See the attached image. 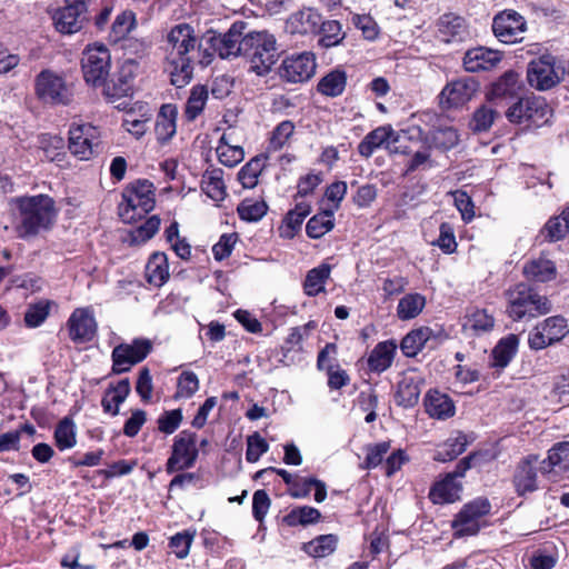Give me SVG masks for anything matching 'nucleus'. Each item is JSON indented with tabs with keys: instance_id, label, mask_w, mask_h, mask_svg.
<instances>
[{
	"instance_id": "1",
	"label": "nucleus",
	"mask_w": 569,
	"mask_h": 569,
	"mask_svg": "<svg viewBox=\"0 0 569 569\" xmlns=\"http://www.w3.org/2000/svg\"><path fill=\"white\" fill-rule=\"evenodd\" d=\"M199 44L193 27L189 23L173 26L160 46L163 56V70L177 88L190 83L193 77V62L199 57Z\"/></svg>"
},
{
	"instance_id": "2",
	"label": "nucleus",
	"mask_w": 569,
	"mask_h": 569,
	"mask_svg": "<svg viewBox=\"0 0 569 569\" xmlns=\"http://www.w3.org/2000/svg\"><path fill=\"white\" fill-rule=\"evenodd\" d=\"M19 209L18 236L22 239L34 237L53 224L57 210L54 201L47 194L23 197L17 200Z\"/></svg>"
},
{
	"instance_id": "3",
	"label": "nucleus",
	"mask_w": 569,
	"mask_h": 569,
	"mask_svg": "<svg viewBox=\"0 0 569 569\" xmlns=\"http://www.w3.org/2000/svg\"><path fill=\"white\" fill-rule=\"evenodd\" d=\"M246 27V22L237 21L224 33H218L213 30L207 31L202 38L207 46L199 44V63L202 66L210 64L216 53L221 59L242 56Z\"/></svg>"
},
{
	"instance_id": "4",
	"label": "nucleus",
	"mask_w": 569,
	"mask_h": 569,
	"mask_svg": "<svg viewBox=\"0 0 569 569\" xmlns=\"http://www.w3.org/2000/svg\"><path fill=\"white\" fill-rule=\"evenodd\" d=\"M242 57L250 62V69L264 76L278 59L277 40L267 31H252L244 36Z\"/></svg>"
},
{
	"instance_id": "5",
	"label": "nucleus",
	"mask_w": 569,
	"mask_h": 569,
	"mask_svg": "<svg viewBox=\"0 0 569 569\" xmlns=\"http://www.w3.org/2000/svg\"><path fill=\"white\" fill-rule=\"evenodd\" d=\"M508 315L516 321L526 316L535 318L551 311V302L526 283H518L507 291Z\"/></svg>"
},
{
	"instance_id": "6",
	"label": "nucleus",
	"mask_w": 569,
	"mask_h": 569,
	"mask_svg": "<svg viewBox=\"0 0 569 569\" xmlns=\"http://www.w3.org/2000/svg\"><path fill=\"white\" fill-rule=\"evenodd\" d=\"M154 203L153 184L148 180H138L123 190L119 216L122 221L131 223L150 212Z\"/></svg>"
},
{
	"instance_id": "7",
	"label": "nucleus",
	"mask_w": 569,
	"mask_h": 569,
	"mask_svg": "<svg viewBox=\"0 0 569 569\" xmlns=\"http://www.w3.org/2000/svg\"><path fill=\"white\" fill-rule=\"evenodd\" d=\"M551 110L541 97H526L519 99L506 112V117L513 123H527L540 127L549 121Z\"/></svg>"
},
{
	"instance_id": "8",
	"label": "nucleus",
	"mask_w": 569,
	"mask_h": 569,
	"mask_svg": "<svg viewBox=\"0 0 569 569\" xmlns=\"http://www.w3.org/2000/svg\"><path fill=\"white\" fill-rule=\"evenodd\" d=\"M197 435L189 430H182L174 437L171 455L166 463V471L173 473L192 468L198 459Z\"/></svg>"
},
{
	"instance_id": "9",
	"label": "nucleus",
	"mask_w": 569,
	"mask_h": 569,
	"mask_svg": "<svg viewBox=\"0 0 569 569\" xmlns=\"http://www.w3.org/2000/svg\"><path fill=\"white\" fill-rule=\"evenodd\" d=\"M565 69L556 66V58L545 54L529 62L527 80L529 84L540 91H546L557 86L563 78Z\"/></svg>"
},
{
	"instance_id": "10",
	"label": "nucleus",
	"mask_w": 569,
	"mask_h": 569,
	"mask_svg": "<svg viewBox=\"0 0 569 569\" xmlns=\"http://www.w3.org/2000/svg\"><path fill=\"white\" fill-rule=\"evenodd\" d=\"M111 56L103 44L88 47L81 60L83 78L93 87L104 84L110 72Z\"/></svg>"
},
{
	"instance_id": "11",
	"label": "nucleus",
	"mask_w": 569,
	"mask_h": 569,
	"mask_svg": "<svg viewBox=\"0 0 569 569\" xmlns=\"http://www.w3.org/2000/svg\"><path fill=\"white\" fill-rule=\"evenodd\" d=\"M37 96L46 103L68 104L72 99V91L59 74L41 71L36 79Z\"/></svg>"
},
{
	"instance_id": "12",
	"label": "nucleus",
	"mask_w": 569,
	"mask_h": 569,
	"mask_svg": "<svg viewBox=\"0 0 569 569\" xmlns=\"http://www.w3.org/2000/svg\"><path fill=\"white\" fill-rule=\"evenodd\" d=\"M491 510V505L486 498H478L463 506L452 521V528L456 535L473 536L478 533L481 526V519Z\"/></svg>"
},
{
	"instance_id": "13",
	"label": "nucleus",
	"mask_w": 569,
	"mask_h": 569,
	"mask_svg": "<svg viewBox=\"0 0 569 569\" xmlns=\"http://www.w3.org/2000/svg\"><path fill=\"white\" fill-rule=\"evenodd\" d=\"M138 71V63L133 59L124 60L112 74L109 81H104L103 96L114 102L132 93L133 81Z\"/></svg>"
},
{
	"instance_id": "14",
	"label": "nucleus",
	"mask_w": 569,
	"mask_h": 569,
	"mask_svg": "<svg viewBox=\"0 0 569 569\" xmlns=\"http://www.w3.org/2000/svg\"><path fill=\"white\" fill-rule=\"evenodd\" d=\"M152 346L149 340L136 339L132 343H121L112 350V372L123 373L131 367L142 361L151 351Z\"/></svg>"
},
{
	"instance_id": "15",
	"label": "nucleus",
	"mask_w": 569,
	"mask_h": 569,
	"mask_svg": "<svg viewBox=\"0 0 569 569\" xmlns=\"http://www.w3.org/2000/svg\"><path fill=\"white\" fill-rule=\"evenodd\" d=\"M568 333L565 318L560 316L549 317L537 325L529 333V347L533 350H541L560 341Z\"/></svg>"
},
{
	"instance_id": "16",
	"label": "nucleus",
	"mask_w": 569,
	"mask_h": 569,
	"mask_svg": "<svg viewBox=\"0 0 569 569\" xmlns=\"http://www.w3.org/2000/svg\"><path fill=\"white\" fill-rule=\"evenodd\" d=\"M316 67V59L311 52L296 53L282 60L279 76L287 82H303L315 74Z\"/></svg>"
},
{
	"instance_id": "17",
	"label": "nucleus",
	"mask_w": 569,
	"mask_h": 569,
	"mask_svg": "<svg viewBox=\"0 0 569 569\" xmlns=\"http://www.w3.org/2000/svg\"><path fill=\"white\" fill-rule=\"evenodd\" d=\"M479 82L473 77H463L445 86L439 99L446 109L458 108L469 102L478 92Z\"/></svg>"
},
{
	"instance_id": "18",
	"label": "nucleus",
	"mask_w": 569,
	"mask_h": 569,
	"mask_svg": "<svg viewBox=\"0 0 569 569\" xmlns=\"http://www.w3.org/2000/svg\"><path fill=\"white\" fill-rule=\"evenodd\" d=\"M98 132L88 123L72 126L69 130V150L80 160H89L99 147Z\"/></svg>"
},
{
	"instance_id": "19",
	"label": "nucleus",
	"mask_w": 569,
	"mask_h": 569,
	"mask_svg": "<svg viewBox=\"0 0 569 569\" xmlns=\"http://www.w3.org/2000/svg\"><path fill=\"white\" fill-rule=\"evenodd\" d=\"M56 29L72 34L82 29L87 21V4L83 0H67V4L53 17Z\"/></svg>"
},
{
	"instance_id": "20",
	"label": "nucleus",
	"mask_w": 569,
	"mask_h": 569,
	"mask_svg": "<svg viewBox=\"0 0 569 569\" xmlns=\"http://www.w3.org/2000/svg\"><path fill=\"white\" fill-rule=\"evenodd\" d=\"M492 31L499 41L515 43L522 40V34L526 31V21L516 11H503L493 18Z\"/></svg>"
},
{
	"instance_id": "21",
	"label": "nucleus",
	"mask_w": 569,
	"mask_h": 569,
	"mask_svg": "<svg viewBox=\"0 0 569 569\" xmlns=\"http://www.w3.org/2000/svg\"><path fill=\"white\" fill-rule=\"evenodd\" d=\"M69 336L73 342L84 343L93 339L97 322L89 309H76L68 320Z\"/></svg>"
},
{
	"instance_id": "22",
	"label": "nucleus",
	"mask_w": 569,
	"mask_h": 569,
	"mask_svg": "<svg viewBox=\"0 0 569 569\" xmlns=\"http://www.w3.org/2000/svg\"><path fill=\"white\" fill-rule=\"evenodd\" d=\"M399 134L390 127H379L369 132L358 146L359 153L369 158L376 149L385 146L390 152H397L395 144L398 142Z\"/></svg>"
},
{
	"instance_id": "23",
	"label": "nucleus",
	"mask_w": 569,
	"mask_h": 569,
	"mask_svg": "<svg viewBox=\"0 0 569 569\" xmlns=\"http://www.w3.org/2000/svg\"><path fill=\"white\" fill-rule=\"evenodd\" d=\"M322 16L312 8H303L292 13L286 23V28L290 33L310 34L318 33Z\"/></svg>"
},
{
	"instance_id": "24",
	"label": "nucleus",
	"mask_w": 569,
	"mask_h": 569,
	"mask_svg": "<svg viewBox=\"0 0 569 569\" xmlns=\"http://www.w3.org/2000/svg\"><path fill=\"white\" fill-rule=\"evenodd\" d=\"M469 36L466 21L453 13L442 14L438 20V37L446 43L461 42Z\"/></svg>"
},
{
	"instance_id": "25",
	"label": "nucleus",
	"mask_w": 569,
	"mask_h": 569,
	"mask_svg": "<svg viewBox=\"0 0 569 569\" xmlns=\"http://www.w3.org/2000/svg\"><path fill=\"white\" fill-rule=\"evenodd\" d=\"M501 61V53L497 50L479 47L468 50L463 57V67L468 72L489 70Z\"/></svg>"
},
{
	"instance_id": "26",
	"label": "nucleus",
	"mask_w": 569,
	"mask_h": 569,
	"mask_svg": "<svg viewBox=\"0 0 569 569\" xmlns=\"http://www.w3.org/2000/svg\"><path fill=\"white\" fill-rule=\"evenodd\" d=\"M539 470L547 476L569 470V441L555 443L549 449L548 457L540 461Z\"/></svg>"
},
{
	"instance_id": "27",
	"label": "nucleus",
	"mask_w": 569,
	"mask_h": 569,
	"mask_svg": "<svg viewBox=\"0 0 569 569\" xmlns=\"http://www.w3.org/2000/svg\"><path fill=\"white\" fill-rule=\"evenodd\" d=\"M538 462L535 455L528 456L517 468L513 483L518 495L523 496L537 490V473L533 465Z\"/></svg>"
},
{
	"instance_id": "28",
	"label": "nucleus",
	"mask_w": 569,
	"mask_h": 569,
	"mask_svg": "<svg viewBox=\"0 0 569 569\" xmlns=\"http://www.w3.org/2000/svg\"><path fill=\"white\" fill-rule=\"evenodd\" d=\"M421 383L422 379L419 376L412 373L403 375L398 382V389L396 393L397 405L405 408H411L416 406L421 393Z\"/></svg>"
},
{
	"instance_id": "29",
	"label": "nucleus",
	"mask_w": 569,
	"mask_h": 569,
	"mask_svg": "<svg viewBox=\"0 0 569 569\" xmlns=\"http://www.w3.org/2000/svg\"><path fill=\"white\" fill-rule=\"evenodd\" d=\"M425 408L431 418L445 420L455 415V405L449 396L438 390H430L425 397Z\"/></svg>"
},
{
	"instance_id": "30",
	"label": "nucleus",
	"mask_w": 569,
	"mask_h": 569,
	"mask_svg": "<svg viewBox=\"0 0 569 569\" xmlns=\"http://www.w3.org/2000/svg\"><path fill=\"white\" fill-rule=\"evenodd\" d=\"M177 107L163 104L157 116L154 132L160 143L168 142L176 133Z\"/></svg>"
},
{
	"instance_id": "31",
	"label": "nucleus",
	"mask_w": 569,
	"mask_h": 569,
	"mask_svg": "<svg viewBox=\"0 0 569 569\" xmlns=\"http://www.w3.org/2000/svg\"><path fill=\"white\" fill-rule=\"evenodd\" d=\"M435 337L429 327H420L408 332L400 343V349L406 357H416L425 346Z\"/></svg>"
},
{
	"instance_id": "32",
	"label": "nucleus",
	"mask_w": 569,
	"mask_h": 569,
	"mask_svg": "<svg viewBox=\"0 0 569 569\" xmlns=\"http://www.w3.org/2000/svg\"><path fill=\"white\" fill-rule=\"evenodd\" d=\"M518 345L519 339L513 333L500 339L491 352V366L499 370L505 369L516 356Z\"/></svg>"
},
{
	"instance_id": "33",
	"label": "nucleus",
	"mask_w": 569,
	"mask_h": 569,
	"mask_svg": "<svg viewBox=\"0 0 569 569\" xmlns=\"http://www.w3.org/2000/svg\"><path fill=\"white\" fill-rule=\"evenodd\" d=\"M131 391L129 379H122L114 386H109L106 390L101 406L104 412L117 416L119 413V406L127 399Z\"/></svg>"
},
{
	"instance_id": "34",
	"label": "nucleus",
	"mask_w": 569,
	"mask_h": 569,
	"mask_svg": "<svg viewBox=\"0 0 569 569\" xmlns=\"http://www.w3.org/2000/svg\"><path fill=\"white\" fill-rule=\"evenodd\" d=\"M201 190L213 201H222L227 196L223 170L220 168L206 170L201 180Z\"/></svg>"
},
{
	"instance_id": "35",
	"label": "nucleus",
	"mask_w": 569,
	"mask_h": 569,
	"mask_svg": "<svg viewBox=\"0 0 569 569\" xmlns=\"http://www.w3.org/2000/svg\"><path fill=\"white\" fill-rule=\"evenodd\" d=\"M396 345L391 341L378 343L368 358V367L371 371L382 372L387 370L393 359Z\"/></svg>"
},
{
	"instance_id": "36",
	"label": "nucleus",
	"mask_w": 569,
	"mask_h": 569,
	"mask_svg": "<svg viewBox=\"0 0 569 569\" xmlns=\"http://www.w3.org/2000/svg\"><path fill=\"white\" fill-rule=\"evenodd\" d=\"M499 118L500 112L496 108L488 103L481 104L473 111L469 129L473 133L487 132Z\"/></svg>"
},
{
	"instance_id": "37",
	"label": "nucleus",
	"mask_w": 569,
	"mask_h": 569,
	"mask_svg": "<svg viewBox=\"0 0 569 569\" xmlns=\"http://www.w3.org/2000/svg\"><path fill=\"white\" fill-rule=\"evenodd\" d=\"M331 267L322 263L307 272L303 282L305 293L309 297H315L325 291V283L329 279Z\"/></svg>"
},
{
	"instance_id": "38",
	"label": "nucleus",
	"mask_w": 569,
	"mask_h": 569,
	"mask_svg": "<svg viewBox=\"0 0 569 569\" xmlns=\"http://www.w3.org/2000/svg\"><path fill=\"white\" fill-rule=\"evenodd\" d=\"M461 485L447 476L437 482L430 491V498L435 503L453 502L459 498Z\"/></svg>"
},
{
	"instance_id": "39",
	"label": "nucleus",
	"mask_w": 569,
	"mask_h": 569,
	"mask_svg": "<svg viewBox=\"0 0 569 569\" xmlns=\"http://www.w3.org/2000/svg\"><path fill=\"white\" fill-rule=\"evenodd\" d=\"M346 84V72L341 70H333L320 79L317 89L323 96L338 97L343 92Z\"/></svg>"
},
{
	"instance_id": "40",
	"label": "nucleus",
	"mask_w": 569,
	"mask_h": 569,
	"mask_svg": "<svg viewBox=\"0 0 569 569\" xmlns=\"http://www.w3.org/2000/svg\"><path fill=\"white\" fill-rule=\"evenodd\" d=\"M468 445L467 436L459 432L457 437L449 438L436 451L433 459L439 462H447L456 459L461 455Z\"/></svg>"
},
{
	"instance_id": "41",
	"label": "nucleus",
	"mask_w": 569,
	"mask_h": 569,
	"mask_svg": "<svg viewBox=\"0 0 569 569\" xmlns=\"http://www.w3.org/2000/svg\"><path fill=\"white\" fill-rule=\"evenodd\" d=\"M137 26L136 14L131 10L121 11L111 24L109 40L118 42L124 39Z\"/></svg>"
},
{
	"instance_id": "42",
	"label": "nucleus",
	"mask_w": 569,
	"mask_h": 569,
	"mask_svg": "<svg viewBox=\"0 0 569 569\" xmlns=\"http://www.w3.org/2000/svg\"><path fill=\"white\" fill-rule=\"evenodd\" d=\"M523 273L529 280L547 282L556 277V268L550 260L538 259L528 262L523 267Z\"/></svg>"
},
{
	"instance_id": "43",
	"label": "nucleus",
	"mask_w": 569,
	"mask_h": 569,
	"mask_svg": "<svg viewBox=\"0 0 569 569\" xmlns=\"http://www.w3.org/2000/svg\"><path fill=\"white\" fill-rule=\"evenodd\" d=\"M426 306V299L420 293H408L399 300L397 316L400 320H410L420 315Z\"/></svg>"
},
{
	"instance_id": "44",
	"label": "nucleus",
	"mask_w": 569,
	"mask_h": 569,
	"mask_svg": "<svg viewBox=\"0 0 569 569\" xmlns=\"http://www.w3.org/2000/svg\"><path fill=\"white\" fill-rule=\"evenodd\" d=\"M147 276L150 283L161 286L169 277L167 256L163 252H154L147 263Z\"/></svg>"
},
{
	"instance_id": "45",
	"label": "nucleus",
	"mask_w": 569,
	"mask_h": 569,
	"mask_svg": "<svg viewBox=\"0 0 569 569\" xmlns=\"http://www.w3.org/2000/svg\"><path fill=\"white\" fill-rule=\"evenodd\" d=\"M520 89L519 76L515 71L505 72L492 83L490 96L492 98H506L516 96Z\"/></svg>"
},
{
	"instance_id": "46",
	"label": "nucleus",
	"mask_w": 569,
	"mask_h": 569,
	"mask_svg": "<svg viewBox=\"0 0 569 569\" xmlns=\"http://www.w3.org/2000/svg\"><path fill=\"white\" fill-rule=\"evenodd\" d=\"M54 441L59 450L71 449L77 443L76 425L72 419L64 417L54 429Z\"/></svg>"
},
{
	"instance_id": "47",
	"label": "nucleus",
	"mask_w": 569,
	"mask_h": 569,
	"mask_svg": "<svg viewBox=\"0 0 569 569\" xmlns=\"http://www.w3.org/2000/svg\"><path fill=\"white\" fill-rule=\"evenodd\" d=\"M321 518L318 509L310 506H302L293 508L288 515L283 517V521L290 526H309L317 523Z\"/></svg>"
},
{
	"instance_id": "48",
	"label": "nucleus",
	"mask_w": 569,
	"mask_h": 569,
	"mask_svg": "<svg viewBox=\"0 0 569 569\" xmlns=\"http://www.w3.org/2000/svg\"><path fill=\"white\" fill-rule=\"evenodd\" d=\"M335 226L333 210H325L313 216L306 226L307 234L310 238L319 239L329 232Z\"/></svg>"
},
{
	"instance_id": "49",
	"label": "nucleus",
	"mask_w": 569,
	"mask_h": 569,
	"mask_svg": "<svg viewBox=\"0 0 569 569\" xmlns=\"http://www.w3.org/2000/svg\"><path fill=\"white\" fill-rule=\"evenodd\" d=\"M495 319L485 309H478L466 317L463 328L475 335L486 333L492 330Z\"/></svg>"
},
{
	"instance_id": "50",
	"label": "nucleus",
	"mask_w": 569,
	"mask_h": 569,
	"mask_svg": "<svg viewBox=\"0 0 569 569\" xmlns=\"http://www.w3.org/2000/svg\"><path fill=\"white\" fill-rule=\"evenodd\" d=\"M208 99V90L204 86H194L186 103L184 114L189 121H193L203 110Z\"/></svg>"
},
{
	"instance_id": "51",
	"label": "nucleus",
	"mask_w": 569,
	"mask_h": 569,
	"mask_svg": "<svg viewBox=\"0 0 569 569\" xmlns=\"http://www.w3.org/2000/svg\"><path fill=\"white\" fill-rule=\"evenodd\" d=\"M217 154L219 161L227 167H234L240 163L244 158V151L239 146H231L227 141L226 134H223L217 147Z\"/></svg>"
},
{
	"instance_id": "52",
	"label": "nucleus",
	"mask_w": 569,
	"mask_h": 569,
	"mask_svg": "<svg viewBox=\"0 0 569 569\" xmlns=\"http://www.w3.org/2000/svg\"><path fill=\"white\" fill-rule=\"evenodd\" d=\"M310 206L301 202L290 210L284 219V229L281 232L282 237L292 238L298 229H300L303 219L309 214Z\"/></svg>"
},
{
	"instance_id": "53",
	"label": "nucleus",
	"mask_w": 569,
	"mask_h": 569,
	"mask_svg": "<svg viewBox=\"0 0 569 569\" xmlns=\"http://www.w3.org/2000/svg\"><path fill=\"white\" fill-rule=\"evenodd\" d=\"M319 32L321 33L319 43L325 48L338 46L345 39L342 27L337 20H322Z\"/></svg>"
},
{
	"instance_id": "54",
	"label": "nucleus",
	"mask_w": 569,
	"mask_h": 569,
	"mask_svg": "<svg viewBox=\"0 0 569 569\" xmlns=\"http://www.w3.org/2000/svg\"><path fill=\"white\" fill-rule=\"evenodd\" d=\"M295 132V124L290 120L280 122L271 132L268 150L277 152L281 150Z\"/></svg>"
},
{
	"instance_id": "55",
	"label": "nucleus",
	"mask_w": 569,
	"mask_h": 569,
	"mask_svg": "<svg viewBox=\"0 0 569 569\" xmlns=\"http://www.w3.org/2000/svg\"><path fill=\"white\" fill-rule=\"evenodd\" d=\"M337 538L333 535H323L306 545V551L315 558H323L336 549Z\"/></svg>"
},
{
	"instance_id": "56",
	"label": "nucleus",
	"mask_w": 569,
	"mask_h": 569,
	"mask_svg": "<svg viewBox=\"0 0 569 569\" xmlns=\"http://www.w3.org/2000/svg\"><path fill=\"white\" fill-rule=\"evenodd\" d=\"M268 210V206L264 201L246 199L238 206V213L242 220L246 221H258L260 220Z\"/></svg>"
},
{
	"instance_id": "57",
	"label": "nucleus",
	"mask_w": 569,
	"mask_h": 569,
	"mask_svg": "<svg viewBox=\"0 0 569 569\" xmlns=\"http://www.w3.org/2000/svg\"><path fill=\"white\" fill-rule=\"evenodd\" d=\"M261 171L262 161L259 158H252L238 172V180L243 188L251 189L257 186Z\"/></svg>"
},
{
	"instance_id": "58",
	"label": "nucleus",
	"mask_w": 569,
	"mask_h": 569,
	"mask_svg": "<svg viewBox=\"0 0 569 569\" xmlns=\"http://www.w3.org/2000/svg\"><path fill=\"white\" fill-rule=\"evenodd\" d=\"M159 227L160 218L158 216H151L143 224L131 231V243L140 244L148 241L158 232Z\"/></svg>"
},
{
	"instance_id": "59",
	"label": "nucleus",
	"mask_w": 569,
	"mask_h": 569,
	"mask_svg": "<svg viewBox=\"0 0 569 569\" xmlns=\"http://www.w3.org/2000/svg\"><path fill=\"white\" fill-rule=\"evenodd\" d=\"M51 302L41 300L37 303L30 305L24 313V322L29 328L40 326L49 316Z\"/></svg>"
},
{
	"instance_id": "60",
	"label": "nucleus",
	"mask_w": 569,
	"mask_h": 569,
	"mask_svg": "<svg viewBox=\"0 0 569 569\" xmlns=\"http://www.w3.org/2000/svg\"><path fill=\"white\" fill-rule=\"evenodd\" d=\"M432 144L436 148L449 150L459 141L458 131L452 127H443L433 130L431 136Z\"/></svg>"
},
{
	"instance_id": "61",
	"label": "nucleus",
	"mask_w": 569,
	"mask_h": 569,
	"mask_svg": "<svg viewBox=\"0 0 569 569\" xmlns=\"http://www.w3.org/2000/svg\"><path fill=\"white\" fill-rule=\"evenodd\" d=\"M269 450L267 441L258 433L253 432L247 437L246 459L249 462H256Z\"/></svg>"
},
{
	"instance_id": "62",
	"label": "nucleus",
	"mask_w": 569,
	"mask_h": 569,
	"mask_svg": "<svg viewBox=\"0 0 569 569\" xmlns=\"http://www.w3.org/2000/svg\"><path fill=\"white\" fill-rule=\"evenodd\" d=\"M199 389V379L192 371H183L178 378L176 397L191 398Z\"/></svg>"
},
{
	"instance_id": "63",
	"label": "nucleus",
	"mask_w": 569,
	"mask_h": 569,
	"mask_svg": "<svg viewBox=\"0 0 569 569\" xmlns=\"http://www.w3.org/2000/svg\"><path fill=\"white\" fill-rule=\"evenodd\" d=\"M181 421V409L164 411L158 419V429L166 435H171L179 428Z\"/></svg>"
},
{
	"instance_id": "64",
	"label": "nucleus",
	"mask_w": 569,
	"mask_h": 569,
	"mask_svg": "<svg viewBox=\"0 0 569 569\" xmlns=\"http://www.w3.org/2000/svg\"><path fill=\"white\" fill-rule=\"evenodd\" d=\"M353 24L361 30L367 40H375L379 34V27L369 14H356L352 17Z\"/></svg>"
}]
</instances>
